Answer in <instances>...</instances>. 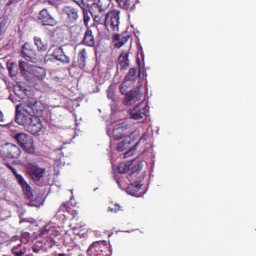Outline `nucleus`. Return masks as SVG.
Instances as JSON below:
<instances>
[{
  "label": "nucleus",
  "instance_id": "obj_1",
  "mask_svg": "<svg viewBox=\"0 0 256 256\" xmlns=\"http://www.w3.org/2000/svg\"><path fill=\"white\" fill-rule=\"evenodd\" d=\"M15 122L22 125L31 135H37L43 130V122L39 117L29 114L27 111H19V107L16 108Z\"/></svg>",
  "mask_w": 256,
  "mask_h": 256
},
{
  "label": "nucleus",
  "instance_id": "obj_2",
  "mask_svg": "<svg viewBox=\"0 0 256 256\" xmlns=\"http://www.w3.org/2000/svg\"><path fill=\"white\" fill-rule=\"evenodd\" d=\"M141 169V164H136L132 167L130 174L127 176V179L130 182L127 192L134 197L141 191L142 185L140 184L141 181H139V173H141Z\"/></svg>",
  "mask_w": 256,
  "mask_h": 256
},
{
  "label": "nucleus",
  "instance_id": "obj_3",
  "mask_svg": "<svg viewBox=\"0 0 256 256\" xmlns=\"http://www.w3.org/2000/svg\"><path fill=\"white\" fill-rule=\"evenodd\" d=\"M13 139L16 140V143L21 147L24 153L29 155L35 154V141L28 134L21 132L13 136Z\"/></svg>",
  "mask_w": 256,
  "mask_h": 256
},
{
  "label": "nucleus",
  "instance_id": "obj_4",
  "mask_svg": "<svg viewBox=\"0 0 256 256\" xmlns=\"http://www.w3.org/2000/svg\"><path fill=\"white\" fill-rule=\"evenodd\" d=\"M20 111H26L28 115H34V117H43L45 104L39 100H36L35 98H29L26 107Z\"/></svg>",
  "mask_w": 256,
  "mask_h": 256
},
{
  "label": "nucleus",
  "instance_id": "obj_5",
  "mask_svg": "<svg viewBox=\"0 0 256 256\" xmlns=\"http://www.w3.org/2000/svg\"><path fill=\"white\" fill-rule=\"evenodd\" d=\"M87 255L111 256V251L109 250V244H107V241L94 242L89 246L87 250Z\"/></svg>",
  "mask_w": 256,
  "mask_h": 256
},
{
  "label": "nucleus",
  "instance_id": "obj_6",
  "mask_svg": "<svg viewBox=\"0 0 256 256\" xmlns=\"http://www.w3.org/2000/svg\"><path fill=\"white\" fill-rule=\"evenodd\" d=\"M8 169L13 173L18 185H20L25 197L27 199H33V191L31 190V186L27 183V180L23 177V175L17 173V170L11 166V164H6Z\"/></svg>",
  "mask_w": 256,
  "mask_h": 256
},
{
  "label": "nucleus",
  "instance_id": "obj_7",
  "mask_svg": "<svg viewBox=\"0 0 256 256\" xmlns=\"http://www.w3.org/2000/svg\"><path fill=\"white\" fill-rule=\"evenodd\" d=\"M1 155L7 159H19L21 157V148L13 143H6L0 149Z\"/></svg>",
  "mask_w": 256,
  "mask_h": 256
},
{
  "label": "nucleus",
  "instance_id": "obj_8",
  "mask_svg": "<svg viewBox=\"0 0 256 256\" xmlns=\"http://www.w3.org/2000/svg\"><path fill=\"white\" fill-rule=\"evenodd\" d=\"M121 12L119 10H110L105 14V26L110 27L112 31H119V19Z\"/></svg>",
  "mask_w": 256,
  "mask_h": 256
},
{
  "label": "nucleus",
  "instance_id": "obj_9",
  "mask_svg": "<svg viewBox=\"0 0 256 256\" xmlns=\"http://www.w3.org/2000/svg\"><path fill=\"white\" fill-rule=\"evenodd\" d=\"M131 133V125L126 122L118 123L114 126L112 131V139L115 141H121L123 137H127Z\"/></svg>",
  "mask_w": 256,
  "mask_h": 256
},
{
  "label": "nucleus",
  "instance_id": "obj_10",
  "mask_svg": "<svg viewBox=\"0 0 256 256\" xmlns=\"http://www.w3.org/2000/svg\"><path fill=\"white\" fill-rule=\"evenodd\" d=\"M147 113H149V106L145 102H141L133 109L129 110L130 119H134L135 121H139L140 119L147 117Z\"/></svg>",
  "mask_w": 256,
  "mask_h": 256
},
{
  "label": "nucleus",
  "instance_id": "obj_11",
  "mask_svg": "<svg viewBox=\"0 0 256 256\" xmlns=\"http://www.w3.org/2000/svg\"><path fill=\"white\" fill-rule=\"evenodd\" d=\"M62 16L68 25H73V23H77V19H79V9L72 6H64Z\"/></svg>",
  "mask_w": 256,
  "mask_h": 256
},
{
  "label": "nucleus",
  "instance_id": "obj_12",
  "mask_svg": "<svg viewBox=\"0 0 256 256\" xmlns=\"http://www.w3.org/2000/svg\"><path fill=\"white\" fill-rule=\"evenodd\" d=\"M26 169L28 174L30 175L32 181L39 182L40 179H43L45 175V168L39 167V165L35 163H28L26 165Z\"/></svg>",
  "mask_w": 256,
  "mask_h": 256
},
{
  "label": "nucleus",
  "instance_id": "obj_13",
  "mask_svg": "<svg viewBox=\"0 0 256 256\" xmlns=\"http://www.w3.org/2000/svg\"><path fill=\"white\" fill-rule=\"evenodd\" d=\"M27 77L34 81H43L47 77V71L41 66H30Z\"/></svg>",
  "mask_w": 256,
  "mask_h": 256
},
{
  "label": "nucleus",
  "instance_id": "obj_14",
  "mask_svg": "<svg viewBox=\"0 0 256 256\" xmlns=\"http://www.w3.org/2000/svg\"><path fill=\"white\" fill-rule=\"evenodd\" d=\"M38 21H40L43 26L55 27V25H57V20H55L51 13H49L47 8H44L39 12Z\"/></svg>",
  "mask_w": 256,
  "mask_h": 256
},
{
  "label": "nucleus",
  "instance_id": "obj_15",
  "mask_svg": "<svg viewBox=\"0 0 256 256\" xmlns=\"http://www.w3.org/2000/svg\"><path fill=\"white\" fill-rule=\"evenodd\" d=\"M142 97L143 93H141V86H139L136 90L126 93L124 105H134L137 101H141Z\"/></svg>",
  "mask_w": 256,
  "mask_h": 256
},
{
  "label": "nucleus",
  "instance_id": "obj_16",
  "mask_svg": "<svg viewBox=\"0 0 256 256\" xmlns=\"http://www.w3.org/2000/svg\"><path fill=\"white\" fill-rule=\"evenodd\" d=\"M21 57H23L25 61H30V63H35L37 61V54L35 53V50L31 48L29 43H25L22 46Z\"/></svg>",
  "mask_w": 256,
  "mask_h": 256
},
{
  "label": "nucleus",
  "instance_id": "obj_17",
  "mask_svg": "<svg viewBox=\"0 0 256 256\" xmlns=\"http://www.w3.org/2000/svg\"><path fill=\"white\" fill-rule=\"evenodd\" d=\"M81 45H85V47H95V35H93L91 28L86 29Z\"/></svg>",
  "mask_w": 256,
  "mask_h": 256
},
{
  "label": "nucleus",
  "instance_id": "obj_18",
  "mask_svg": "<svg viewBox=\"0 0 256 256\" xmlns=\"http://www.w3.org/2000/svg\"><path fill=\"white\" fill-rule=\"evenodd\" d=\"M59 213H64L63 216L66 219H73L77 215V212L72 210L70 202L63 203L59 208Z\"/></svg>",
  "mask_w": 256,
  "mask_h": 256
},
{
  "label": "nucleus",
  "instance_id": "obj_19",
  "mask_svg": "<svg viewBox=\"0 0 256 256\" xmlns=\"http://www.w3.org/2000/svg\"><path fill=\"white\" fill-rule=\"evenodd\" d=\"M52 56L56 61H60V63H71V58L65 55L63 52V48H56L53 50Z\"/></svg>",
  "mask_w": 256,
  "mask_h": 256
},
{
  "label": "nucleus",
  "instance_id": "obj_20",
  "mask_svg": "<svg viewBox=\"0 0 256 256\" xmlns=\"http://www.w3.org/2000/svg\"><path fill=\"white\" fill-rule=\"evenodd\" d=\"M118 67L120 71L129 69V52L123 51L118 57Z\"/></svg>",
  "mask_w": 256,
  "mask_h": 256
},
{
  "label": "nucleus",
  "instance_id": "obj_21",
  "mask_svg": "<svg viewBox=\"0 0 256 256\" xmlns=\"http://www.w3.org/2000/svg\"><path fill=\"white\" fill-rule=\"evenodd\" d=\"M141 76V69L140 68H131L128 73L126 74L124 81H126V83H134L135 81H137V77Z\"/></svg>",
  "mask_w": 256,
  "mask_h": 256
},
{
  "label": "nucleus",
  "instance_id": "obj_22",
  "mask_svg": "<svg viewBox=\"0 0 256 256\" xmlns=\"http://www.w3.org/2000/svg\"><path fill=\"white\" fill-rule=\"evenodd\" d=\"M116 3H118L119 7H121V9H124L125 11H129V9H131V7H135V5H137V3H139V0H116Z\"/></svg>",
  "mask_w": 256,
  "mask_h": 256
},
{
  "label": "nucleus",
  "instance_id": "obj_23",
  "mask_svg": "<svg viewBox=\"0 0 256 256\" xmlns=\"http://www.w3.org/2000/svg\"><path fill=\"white\" fill-rule=\"evenodd\" d=\"M33 40H34V44L37 47V50L40 53H45V51H47V49L49 48V44H47V42L43 41V39H41V37L35 36L33 38Z\"/></svg>",
  "mask_w": 256,
  "mask_h": 256
},
{
  "label": "nucleus",
  "instance_id": "obj_24",
  "mask_svg": "<svg viewBox=\"0 0 256 256\" xmlns=\"http://www.w3.org/2000/svg\"><path fill=\"white\" fill-rule=\"evenodd\" d=\"M134 166L135 164H133V161L121 162L118 165V171L120 174L125 175V173H129Z\"/></svg>",
  "mask_w": 256,
  "mask_h": 256
},
{
  "label": "nucleus",
  "instance_id": "obj_25",
  "mask_svg": "<svg viewBox=\"0 0 256 256\" xmlns=\"http://www.w3.org/2000/svg\"><path fill=\"white\" fill-rule=\"evenodd\" d=\"M105 11L98 10L97 12H91L94 23H98V25H105Z\"/></svg>",
  "mask_w": 256,
  "mask_h": 256
},
{
  "label": "nucleus",
  "instance_id": "obj_26",
  "mask_svg": "<svg viewBox=\"0 0 256 256\" xmlns=\"http://www.w3.org/2000/svg\"><path fill=\"white\" fill-rule=\"evenodd\" d=\"M93 5H96L98 11H107L109 5H111V0H91Z\"/></svg>",
  "mask_w": 256,
  "mask_h": 256
},
{
  "label": "nucleus",
  "instance_id": "obj_27",
  "mask_svg": "<svg viewBox=\"0 0 256 256\" xmlns=\"http://www.w3.org/2000/svg\"><path fill=\"white\" fill-rule=\"evenodd\" d=\"M86 61H87V49L83 48L78 53V65L80 69H85Z\"/></svg>",
  "mask_w": 256,
  "mask_h": 256
},
{
  "label": "nucleus",
  "instance_id": "obj_28",
  "mask_svg": "<svg viewBox=\"0 0 256 256\" xmlns=\"http://www.w3.org/2000/svg\"><path fill=\"white\" fill-rule=\"evenodd\" d=\"M70 35L72 39L77 40L78 37H81V35H83V30L79 25H74L70 28Z\"/></svg>",
  "mask_w": 256,
  "mask_h": 256
},
{
  "label": "nucleus",
  "instance_id": "obj_29",
  "mask_svg": "<svg viewBox=\"0 0 256 256\" xmlns=\"http://www.w3.org/2000/svg\"><path fill=\"white\" fill-rule=\"evenodd\" d=\"M12 253L15 256H22L25 255V253H27V250L25 249L23 244L20 243L12 248Z\"/></svg>",
  "mask_w": 256,
  "mask_h": 256
},
{
  "label": "nucleus",
  "instance_id": "obj_30",
  "mask_svg": "<svg viewBox=\"0 0 256 256\" xmlns=\"http://www.w3.org/2000/svg\"><path fill=\"white\" fill-rule=\"evenodd\" d=\"M137 139H139V130H134L126 135L128 145H131V143H133V141H137Z\"/></svg>",
  "mask_w": 256,
  "mask_h": 256
},
{
  "label": "nucleus",
  "instance_id": "obj_31",
  "mask_svg": "<svg viewBox=\"0 0 256 256\" xmlns=\"http://www.w3.org/2000/svg\"><path fill=\"white\" fill-rule=\"evenodd\" d=\"M57 234V231L55 228L47 229V227L42 231V237H46V239H53L55 235Z\"/></svg>",
  "mask_w": 256,
  "mask_h": 256
},
{
  "label": "nucleus",
  "instance_id": "obj_32",
  "mask_svg": "<svg viewBox=\"0 0 256 256\" xmlns=\"http://www.w3.org/2000/svg\"><path fill=\"white\" fill-rule=\"evenodd\" d=\"M116 40L118 42L115 45L119 49L123 47L127 41H129V36L117 35Z\"/></svg>",
  "mask_w": 256,
  "mask_h": 256
},
{
  "label": "nucleus",
  "instance_id": "obj_33",
  "mask_svg": "<svg viewBox=\"0 0 256 256\" xmlns=\"http://www.w3.org/2000/svg\"><path fill=\"white\" fill-rule=\"evenodd\" d=\"M29 64L25 61H20L19 62V68H20V71L22 73V75H24V77H27V75H29Z\"/></svg>",
  "mask_w": 256,
  "mask_h": 256
},
{
  "label": "nucleus",
  "instance_id": "obj_34",
  "mask_svg": "<svg viewBox=\"0 0 256 256\" xmlns=\"http://www.w3.org/2000/svg\"><path fill=\"white\" fill-rule=\"evenodd\" d=\"M83 10V21H84V25L85 27H87V29L89 28V21H91V17L89 16V11H87V9L82 8Z\"/></svg>",
  "mask_w": 256,
  "mask_h": 256
},
{
  "label": "nucleus",
  "instance_id": "obj_35",
  "mask_svg": "<svg viewBox=\"0 0 256 256\" xmlns=\"http://www.w3.org/2000/svg\"><path fill=\"white\" fill-rule=\"evenodd\" d=\"M6 31H7V18H3L0 21V37H3Z\"/></svg>",
  "mask_w": 256,
  "mask_h": 256
},
{
  "label": "nucleus",
  "instance_id": "obj_36",
  "mask_svg": "<svg viewBox=\"0 0 256 256\" xmlns=\"http://www.w3.org/2000/svg\"><path fill=\"white\" fill-rule=\"evenodd\" d=\"M108 211H110V213H119V211H121V205L117 203L111 204L108 208Z\"/></svg>",
  "mask_w": 256,
  "mask_h": 256
},
{
  "label": "nucleus",
  "instance_id": "obj_37",
  "mask_svg": "<svg viewBox=\"0 0 256 256\" xmlns=\"http://www.w3.org/2000/svg\"><path fill=\"white\" fill-rule=\"evenodd\" d=\"M127 145H129V143H127V139H125L117 144L116 149L117 151H125V149H127Z\"/></svg>",
  "mask_w": 256,
  "mask_h": 256
},
{
  "label": "nucleus",
  "instance_id": "obj_38",
  "mask_svg": "<svg viewBox=\"0 0 256 256\" xmlns=\"http://www.w3.org/2000/svg\"><path fill=\"white\" fill-rule=\"evenodd\" d=\"M129 87L127 86V81H123L122 82V84L120 85V87H119V89H120V93L122 94V95H125V96H127V93H129V92H127V89H128Z\"/></svg>",
  "mask_w": 256,
  "mask_h": 256
},
{
  "label": "nucleus",
  "instance_id": "obj_39",
  "mask_svg": "<svg viewBox=\"0 0 256 256\" xmlns=\"http://www.w3.org/2000/svg\"><path fill=\"white\" fill-rule=\"evenodd\" d=\"M16 67H17V64H15V63H11L8 66V71H9V74L11 75V77H15V75H17V71H15Z\"/></svg>",
  "mask_w": 256,
  "mask_h": 256
},
{
  "label": "nucleus",
  "instance_id": "obj_40",
  "mask_svg": "<svg viewBox=\"0 0 256 256\" xmlns=\"http://www.w3.org/2000/svg\"><path fill=\"white\" fill-rule=\"evenodd\" d=\"M75 3H77V5H79V7H81V9H84L85 4L83 3V0H73Z\"/></svg>",
  "mask_w": 256,
  "mask_h": 256
},
{
  "label": "nucleus",
  "instance_id": "obj_41",
  "mask_svg": "<svg viewBox=\"0 0 256 256\" xmlns=\"http://www.w3.org/2000/svg\"><path fill=\"white\" fill-rule=\"evenodd\" d=\"M132 155H133V150H129L124 153V158L127 159L129 157H132Z\"/></svg>",
  "mask_w": 256,
  "mask_h": 256
},
{
  "label": "nucleus",
  "instance_id": "obj_42",
  "mask_svg": "<svg viewBox=\"0 0 256 256\" xmlns=\"http://www.w3.org/2000/svg\"><path fill=\"white\" fill-rule=\"evenodd\" d=\"M23 0H9L8 5H15V3H21Z\"/></svg>",
  "mask_w": 256,
  "mask_h": 256
},
{
  "label": "nucleus",
  "instance_id": "obj_43",
  "mask_svg": "<svg viewBox=\"0 0 256 256\" xmlns=\"http://www.w3.org/2000/svg\"><path fill=\"white\" fill-rule=\"evenodd\" d=\"M75 234L78 235V237H80V239H83V237H85V233H80L77 230H75Z\"/></svg>",
  "mask_w": 256,
  "mask_h": 256
},
{
  "label": "nucleus",
  "instance_id": "obj_44",
  "mask_svg": "<svg viewBox=\"0 0 256 256\" xmlns=\"http://www.w3.org/2000/svg\"><path fill=\"white\" fill-rule=\"evenodd\" d=\"M5 116L3 115V111L0 110V123H3Z\"/></svg>",
  "mask_w": 256,
  "mask_h": 256
},
{
  "label": "nucleus",
  "instance_id": "obj_45",
  "mask_svg": "<svg viewBox=\"0 0 256 256\" xmlns=\"http://www.w3.org/2000/svg\"><path fill=\"white\" fill-rule=\"evenodd\" d=\"M49 5H56V2L53 0H47Z\"/></svg>",
  "mask_w": 256,
  "mask_h": 256
},
{
  "label": "nucleus",
  "instance_id": "obj_46",
  "mask_svg": "<svg viewBox=\"0 0 256 256\" xmlns=\"http://www.w3.org/2000/svg\"><path fill=\"white\" fill-rule=\"evenodd\" d=\"M30 207H37V205L35 204V202H33V201H30Z\"/></svg>",
  "mask_w": 256,
  "mask_h": 256
},
{
  "label": "nucleus",
  "instance_id": "obj_47",
  "mask_svg": "<svg viewBox=\"0 0 256 256\" xmlns=\"http://www.w3.org/2000/svg\"><path fill=\"white\" fill-rule=\"evenodd\" d=\"M33 253H39V250L36 248H33Z\"/></svg>",
  "mask_w": 256,
  "mask_h": 256
},
{
  "label": "nucleus",
  "instance_id": "obj_48",
  "mask_svg": "<svg viewBox=\"0 0 256 256\" xmlns=\"http://www.w3.org/2000/svg\"><path fill=\"white\" fill-rule=\"evenodd\" d=\"M108 97H109V99H113V96H111L110 93H108Z\"/></svg>",
  "mask_w": 256,
  "mask_h": 256
},
{
  "label": "nucleus",
  "instance_id": "obj_49",
  "mask_svg": "<svg viewBox=\"0 0 256 256\" xmlns=\"http://www.w3.org/2000/svg\"><path fill=\"white\" fill-rule=\"evenodd\" d=\"M115 180H116V183H117L118 185H120L119 179L115 178Z\"/></svg>",
  "mask_w": 256,
  "mask_h": 256
},
{
  "label": "nucleus",
  "instance_id": "obj_50",
  "mask_svg": "<svg viewBox=\"0 0 256 256\" xmlns=\"http://www.w3.org/2000/svg\"><path fill=\"white\" fill-rule=\"evenodd\" d=\"M3 68V65H1V63H0V69H2Z\"/></svg>",
  "mask_w": 256,
  "mask_h": 256
}]
</instances>
